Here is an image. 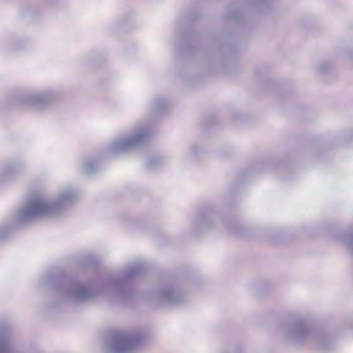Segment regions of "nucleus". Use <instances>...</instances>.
<instances>
[{
	"mask_svg": "<svg viewBox=\"0 0 353 353\" xmlns=\"http://www.w3.org/2000/svg\"><path fill=\"white\" fill-rule=\"evenodd\" d=\"M46 209V207L43 203H37L32 205L31 210H30V214L32 215H37V214H39L41 213L42 212L45 211Z\"/></svg>",
	"mask_w": 353,
	"mask_h": 353,
	"instance_id": "f257e3e1",
	"label": "nucleus"
}]
</instances>
